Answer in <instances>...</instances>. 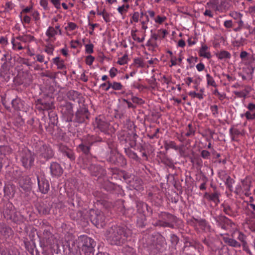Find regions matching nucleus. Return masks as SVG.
<instances>
[{
	"label": "nucleus",
	"mask_w": 255,
	"mask_h": 255,
	"mask_svg": "<svg viewBox=\"0 0 255 255\" xmlns=\"http://www.w3.org/2000/svg\"><path fill=\"white\" fill-rule=\"evenodd\" d=\"M39 4L41 7H43L44 10L48 11L50 8L48 6V3L47 0H40Z\"/></svg>",
	"instance_id": "603ef678"
},
{
	"label": "nucleus",
	"mask_w": 255,
	"mask_h": 255,
	"mask_svg": "<svg viewBox=\"0 0 255 255\" xmlns=\"http://www.w3.org/2000/svg\"><path fill=\"white\" fill-rule=\"evenodd\" d=\"M220 195V193L218 191H215L214 193L209 194L208 192H206L204 194V197L207 199L208 201L214 202L216 204L220 202L219 196Z\"/></svg>",
	"instance_id": "dca6fc26"
},
{
	"label": "nucleus",
	"mask_w": 255,
	"mask_h": 255,
	"mask_svg": "<svg viewBox=\"0 0 255 255\" xmlns=\"http://www.w3.org/2000/svg\"><path fill=\"white\" fill-rule=\"evenodd\" d=\"M89 113L87 107L83 105L80 107L76 114L75 120L77 122L82 123L86 122L88 119Z\"/></svg>",
	"instance_id": "1a4fd4ad"
},
{
	"label": "nucleus",
	"mask_w": 255,
	"mask_h": 255,
	"mask_svg": "<svg viewBox=\"0 0 255 255\" xmlns=\"http://www.w3.org/2000/svg\"><path fill=\"white\" fill-rule=\"evenodd\" d=\"M164 146L166 150H168L169 148H173L175 150L178 149L175 142L172 141L169 142H167V141H165Z\"/></svg>",
	"instance_id": "ea45409f"
},
{
	"label": "nucleus",
	"mask_w": 255,
	"mask_h": 255,
	"mask_svg": "<svg viewBox=\"0 0 255 255\" xmlns=\"http://www.w3.org/2000/svg\"><path fill=\"white\" fill-rule=\"evenodd\" d=\"M34 154L27 148L22 150L20 154V161L24 168H30L34 161Z\"/></svg>",
	"instance_id": "f03ea898"
},
{
	"label": "nucleus",
	"mask_w": 255,
	"mask_h": 255,
	"mask_svg": "<svg viewBox=\"0 0 255 255\" xmlns=\"http://www.w3.org/2000/svg\"><path fill=\"white\" fill-rule=\"evenodd\" d=\"M131 234V231L126 227L114 226L107 230L105 236L110 244L120 246Z\"/></svg>",
	"instance_id": "f257e3e1"
},
{
	"label": "nucleus",
	"mask_w": 255,
	"mask_h": 255,
	"mask_svg": "<svg viewBox=\"0 0 255 255\" xmlns=\"http://www.w3.org/2000/svg\"><path fill=\"white\" fill-rule=\"evenodd\" d=\"M37 179L39 191L43 194H46L49 189L48 181L42 175H37Z\"/></svg>",
	"instance_id": "9d476101"
},
{
	"label": "nucleus",
	"mask_w": 255,
	"mask_h": 255,
	"mask_svg": "<svg viewBox=\"0 0 255 255\" xmlns=\"http://www.w3.org/2000/svg\"><path fill=\"white\" fill-rule=\"evenodd\" d=\"M59 150L63 153V155H66L70 160L73 161L75 159V155L73 150L68 148L67 146L63 144H59Z\"/></svg>",
	"instance_id": "f8f14e48"
},
{
	"label": "nucleus",
	"mask_w": 255,
	"mask_h": 255,
	"mask_svg": "<svg viewBox=\"0 0 255 255\" xmlns=\"http://www.w3.org/2000/svg\"><path fill=\"white\" fill-rule=\"evenodd\" d=\"M148 83L151 85V87L152 89H154L155 87L157 86V83L156 82V79L154 76L151 77V79L148 80Z\"/></svg>",
	"instance_id": "e2e57ef3"
},
{
	"label": "nucleus",
	"mask_w": 255,
	"mask_h": 255,
	"mask_svg": "<svg viewBox=\"0 0 255 255\" xmlns=\"http://www.w3.org/2000/svg\"><path fill=\"white\" fill-rule=\"evenodd\" d=\"M207 82L209 85H211L214 87H216L217 85L213 78L209 74L206 75Z\"/></svg>",
	"instance_id": "de8ad7c7"
},
{
	"label": "nucleus",
	"mask_w": 255,
	"mask_h": 255,
	"mask_svg": "<svg viewBox=\"0 0 255 255\" xmlns=\"http://www.w3.org/2000/svg\"><path fill=\"white\" fill-rule=\"evenodd\" d=\"M53 6L57 9L61 8V0H49Z\"/></svg>",
	"instance_id": "13d9d810"
},
{
	"label": "nucleus",
	"mask_w": 255,
	"mask_h": 255,
	"mask_svg": "<svg viewBox=\"0 0 255 255\" xmlns=\"http://www.w3.org/2000/svg\"><path fill=\"white\" fill-rule=\"evenodd\" d=\"M130 139L132 141V142L131 143H130V146L133 147V146H135L136 144L135 141H136V139L137 137V135L135 133L132 132L130 134Z\"/></svg>",
	"instance_id": "680f3d73"
},
{
	"label": "nucleus",
	"mask_w": 255,
	"mask_h": 255,
	"mask_svg": "<svg viewBox=\"0 0 255 255\" xmlns=\"http://www.w3.org/2000/svg\"><path fill=\"white\" fill-rule=\"evenodd\" d=\"M31 16L36 22L40 20V13L37 10L32 11Z\"/></svg>",
	"instance_id": "bf43d9fd"
},
{
	"label": "nucleus",
	"mask_w": 255,
	"mask_h": 255,
	"mask_svg": "<svg viewBox=\"0 0 255 255\" xmlns=\"http://www.w3.org/2000/svg\"><path fill=\"white\" fill-rule=\"evenodd\" d=\"M11 59V55L9 54L8 52H5L4 54L2 55L1 61L3 62V64L2 65V67L3 68L6 65L7 60Z\"/></svg>",
	"instance_id": "37998d69"
},
{
	"label": "nucleus",
	"mask_w": 255,
	"mask_h": 255,
	"mask_svg": "<svg viewBox=\"0 0 255 255\" xmlns=\"http://www.w3.org/2000/svg\"><path fill=\"white\" fill-rule=\"evenodd\" d=\"M216 56L220 60L230 59L231 54L227 51L223 50L216 54Z\"/></svg>",
	"instance_id": "7c9ffc66"
},
{
	"label": "nucleus",
	"mask_w": 255,
	"mask_h": 255,
	"mask_svg": "<svg viewBox=\"0 0 255 255\" xmlns=\"http://www.w3.org/2000/svg\"><path fill=\"white\" fill-rule=\"evenodd\" d=\"M71 47L72 48H77L78 47H81L82 44L78 40H72L70 42Z\"/></svg>",
	"instance_id": "5fc2aeb1"
},
{
	"label": "nucleus",
	"mask_w": 255,
	"mask_h": 255,
	"mask_svg": "<svg viewBox=\"0 0 255 255\" xmlns=\"http://www.w3.org/2000/svg\"><path fill=\"white\" fill-rule=\"evenodd\" d=\"M195 221L203 230H205L206 229L210 228V226L205 219H195Z\"/></svg>",
	"instance_id": "f704fd0d"
},
{
	"label": "nucleus",
	"mask_w": 255,
	"mask_h": 255,
	"mask_svg": "<svg viewBox=\"0 0 255 255\" xmlns=\"http://www.w3.org/2000/svg\"><path fill=\"white\" fill-rule=\"evenodd\" d=\"M36 208L39 214L41 215H46L49 214L50 208L43 202H39L35 205Z\"/></svg>",
	"instance_id": "6ab92c4d"
},
{
	"label": "nucleus",
	"mask_w": 255,
	"mask_h": 255,
	"mask_svg": "<svg viewBox=\"0 0 255 255\" xmlns=\"http://www.w3.org/2000/svg\"><path fill=\"white\" fill-rule=\"evenodd\" d=\"M46 35L51 41L55 40V35L58 34V31L55 30V28L53 26H49L45 32Z\"/></svg>",
	"instance_id": "393cba45"
},
{
	"label": "nucleus",
	"mask_w": 255,
	"mask_h": 255,
	"mask_svg": "<svg viewBox=\"0 0 255 255\" xmlns=\"http://www.w3.org/2000/svg\"><path fill=\"white\" fill-rule=\"evenodd\" d=\"M43 235V240L44 241H45L46 245H51L52 244L51 240L53 238V236L49 229H44Z\"/></svg>",
	"instance_id": "a878e982"
},
{
	"label": "nucleus",
	"mask_w": 255,
	"mask_h": 255,
	"mask_svg": "<svg viewBox=\"0 0 255 255\" xmlns=\"http://www.w3.org/2000/svg\"><path fill=\"white\" fill-rule=\"evenodd\" d=\"M123 252L125 253L127 255H132L134 253L133 249L129 247L124 248Z\"/></svg>",
	"instance_id": "69168bd1"
},
{
	"label": "nucleus",
	"mask_w": 255,
	"mask_h": 255,
	"mask_svg": "<svg viewBox=\"0 0 255 255\" xmlns=\"http://www.w3.org/2000/svg\"><path fill=\"white\" fill-rule=\"evenodd\" d=\"M20 187L25 191H28L30 190V178L28 177H23L19 181Z\"/></svg>",
	"instance_id": "a211bd4d"
},
{
	"label": "nucleus",
	"mask_w": 255,
	"mask_h": 255,
	"mask_svg": "<svg viewBox=\"0 0 255 255\" xmlns=\"http://www.w3.org/2000/svg\"><path fill=\"white\" fill-rule=\"evenodd\" d=\"M221 236L224 242L229 246L234 248H240L241 247V244L233 239L234 237L230 238L228 234L221 235Z\"/></svg>",
	"instance_id": "2eb2a0df"
},
{
	"label": "nucleus",
	"mask_w": 255,
	"mask_h": 255,
	"mask_svg": "<svg viewBox=\"0 0 255 255\" xmlns=\"http://www.w3.org/2000/svg\"><path fill=\"white\" fill-rule=\"evenodd\" d=\"M208 48V47L207 45H202L199 50L200 56L207 59H210L211 57V55L210 53L207 51Z\"/></svg>",
	"instance_id": "cd10ccee"
},
{
	"label": "nucleus",
	"mask_w": 255,
	"mask_h": 255,
	"mask_svg": "<svg viewBox=\"0 0 255 255\" xmlns=\"http://www.w3.org/2000/svg\"><path fill=\"white\" fill-rule=\"evenodd\" d=\"M161 218L162 219L173 224L176 223L178 220L176 216L166 212L161 213Z\"/></svg>",
	"instance_id": "f3484780"
},
{
	"label": "nucleus",
	"mask_w": 255,
	"mask_h": 255,
	"mask_svg": "<svg viewBox=\"0 0 255 255\" xmlns=\"http://www.w3.org/2000/svg\"><path fill=\"white\" fill-rule=\"evenodd\" d=\"M170 241L173 247H175L179 241V238L175 234L170 235Z\"/></svg>",
	"instance_id": "79ce46f5"
},
{
	"label": "nucleus",
	"mask_w": 255,
	"mask_h": 255,
	"mask_svg": "<svg viewBox=\"0 0 255 255\" xmlns=\"http://www.w3.org/2000/svg\"><path fill=\"white\" fill-rule=\"evenodd\" d=\"M134 63L137 65V66L139 67H143L144 66L143 61L140 58H135L134 59Z\"/></svg>",
	"instance_id": "774afa93"
},
{
	"label": "nucleus",
	"mask_w": 255,
	"mask_h": 255,
	"mask_svg": "<svg viewBox=\"0 0 255 255\" xmlns=\"http://www.w3.org/2000/svg\"><path fill=\"white\" fill-rule=\"evenodd\" d=\"M235 181L231 178L230 176H227L226 180L225 181V185L228 188V189L232 191V189L233 188V184L234 183Z\"/></svg>",
	"instance_id": "a18cd8bd"
},
{
	"label": "nucleus",
	"mask_w": 255,
	"mask_h": 255,
	"mask_svg": "<svg viewBox=\"0 0 255 255\" xmlns=\"http://www.w3.org/2000/svg\"><path fill=\"white\" fill-rule=\"evenodd\" d=\"M137 31L136 30H132L131 31V35L133 39L135 41H137L139 43L142 42V39H140V38L136 36L135 32Z\"/></svg>",
	"instance_id": "0e129e2a"
},
{
	"label": "nucleus",
	"mask_w": 255,
	"mask_h": 255,
	"mask_svg": "<svg viewBox=\"0 0 255 255\" xmlns=\"http://www.w3.org/2000/svg\"><path fill=\"white\" fill-rule=\"evenodd\" d=\"M158 225L159 226L163 228H170L171 229L175 228L174 224H171L170 222H168L163 219L158 221Z\"/></svg>",
	"instance_id": "e433bc0d"
},
{
	"label": "nucleus",
	"mask_w": 255,
	"mask_h": 255,
	"mask_svg": "<svg viewBox=\"0 0 255 255\" xmlns=\"http://www.w3.org/2000/svg\"><path fill=\"white\" fill-rule=\"evenodd\" d=\"M11 42L13 49L20 50L24 49V47L22 46L21 43L19 42L16 41L13 38H12Z\"/></svg>",
	"instance_id": "a19ab883"
},
{
	"label": "nucleus",
	"mask_w": 255,
	"mask_h": 255,
	"mask_svg": "<svg viewBox=\"0 0 255 255\" xmlns=\"http://www.w3.org/2000/svg\"><path fill=\"white\" fill-rule=\"evenodd\" d=\"M245 116L248 120H253L255 119V112L252 114L250 111H247L245 114Z\"/></svg>",
	"instance_id": "338daca9"
},
{
	"label": "nucleus",
	"mask_w": 255,
	"mask_h": 255,
	"mask_svg": "<svg viewBox=\"0 0 255 255\" xmlns=\"http://www.w3.org/2000/svg\"><path fill=\"white\" fill-rule=\"evenodd\" d=\"M245 91L246 93H245L244 91H234V93L238 97L246 98L248 92L246 90Z\"/></svg>",
	"instance_id": "6e6d98bb"
},
{
	"label": "nucleus",
	"mask_w": 255,
	"mask_h": 255,
	"mask_svg": "<svg viewBox=\"0 0 255 255\" xmlns=\"http://www.w3.org/2000/svg\"><path fill=\"white\" fill-rule=\"evenodd\" d=\"M51 175L53 177H59L63 172V170L58 163L56 162H53L51 163L50 167Z\"/></svg>",
	"instance_id": "9b49d317"
},
{
	"label": "nucleus",
	"mask_w": 255,
	"mask_h": 255,
	"mask_svg": "<svg viewBox=\"0 0 255 255\" xmlns=\"http://www.w3.org/2000/svg\"><path fill=\"white\" fill-rule=\"evenodd\" d=\"M207 4L210 8L221 12L228 9L230 7L228 0H212Z\"/></svg>",
	"instance_id": "39448f33"
},
{
	"label": "nucleus",
	"mask_w": 255,
	"mask_h": 255,
	"mask_svg": "<svg viewBox=\"0 0 255 255\" xmlns=\"http://www.w3.org/2000/svg\"><path fill=\"white\" fill-rule=\"evenodd\" d=\"M230 134L231 136L232 141H237V137L241 134L240 130L237 128H232L229 130Z\"/></svg>",
	"instance_id": "72a5a7b5"
},
{
	"label": "nucleus",
	"mask_w": 255,
	"mask_h": 255,
	"mask_svg": "<svg viewBox=\"0 0 255 255\" xmlns=\"http://www.w3.org/2000/svg\"><path fill=\"white\" fill-rule=\"evenodd\" d=\"M214 219L217 226L225 230L228 229V227H232L234 225L233 222L224 215H221L214 217Z\"/></svg>",
	"instance_id": "0eeeda50"
},
{
	"label": "nucleus",
	"mask_w": 255,
	"mask_h": 255,
	"mask_svg": "<svg viewBox=\"0 0 255 255\" xmlns=\"http://www.w3.org/2000/svg\"><path fill=\"white\" fill-rule=\"evenodd\" d=\"M108 86L105 88L106 91H108L110 88H113L115 90H120L123 87L121 83L119 82H114L113 83H111L108 81Z\"/></svg>",
	"instance_id": "c85d7f7f"
},
{
	"label": "nucleus",
	"mask_w": 255,
	"mask_h": 255,
	"mask_svg": "<svg viewBox=\"0 0 255 255\" xmlns=\"http://www.w3.org/2000/svg\"><path fill=\"white\" fill-rule=\"evenodd\" d=\"M16 39L22 42L27 43L33 41L34 40V37L31 35H26L24 36L17 37Z\"/></svg>",
	"instance_id": "c9c22d12"
},
{
	"label": "nucleus",
	"mask_w": 255,
	"mask_h": 255,
	"mask_svg": "<svg viewBox=\"0 0 255 255\" xmlns=\"http://www.w3.org/2000/svg\"><path fill=\"white\" fill-rule=\"evenodd\" d=\"M14 7V4L11 0H6L5 4V8L6 10H11Z\"/></svg>",
	"instance_id": "8fccbe9b"
},
{
	"label": "nucleus",
	"mask_w": 255,
	"mask_h": 255,
	"mask_svg": "<svg viewBox=\"0 0 255 255\" xmlns=\"http://www.w3.org/2000/svg\"><path fill=\"white\" fill-rule=\"evenodd\" d=\"M128 58V55L127 54H125L123 57L119 59V60L118 61L117 63L121 65H124L127 63Z\"/></svg>",
	"instance_id": "4d7b16f0"
},
{
	"label": "nucleus",
	"mask_w": 255,
	"mask_h": 255,
	"mask_svg": "<svg viewBox=\"0 0 255 255\" xmlns=\"http://www.w3.org/2000/svg\"><path fill=\"white\" fill-rule=\"evenodd\" d=\"M37 153L41 158H44L45 160L52 158L54 155V152L51 147L46 144L40 146Z\"/></svg>",
	"instance_id": "6e6552de"
},
{
	"label": "nucleus",
	"mask_w": 255,
	"mask_h": 255,
	"mask_svg": "<svg viewBox=\"0 0 255 255\" xmlns=\"http://www.w3.org/2000/svg\"><path fill=\"white\" fill-rule=\"evenodd\" d=\"M93 18H91L90 16H88V26L87 29L90 34L94 33V28L96 26V24L93 23Z\"/></svg>",
	"instance_id": "58836bf2"
},
{
	"label": "nucleus",
	"mask_w": 255,
	"mask_h": 255,
	"mask_svg": "<svg viewBox=\"0 0 255 255\" xmlns=\"http://www.w3.org/2000/svg\"><path fill=\"white\" fill-rule=\"evenodd\" d=\"M105 216L103 211H100L98 213L97 212V228L100 226L101 228H103L105 225Z\"/></svg>",
	"instance_id": "5701e85b"
},
{
	"label": "nucleus",
	"mask_w": 255,
	"mask_h": 255,
	"mask_svg": "<svg viewBox=\"0 0 255 255\" xmlns=\"http://www.w3.org/2000/svg\"><path fill=\"white\" fill-rule=\"evenodd\" d=\"M36 61L40 63H44L45 64L47 65L48 63V61L50 59L49 57H48L47 60H45V56L42 53H37L35 55V57L33 58Z\"/></svg>",
	"instance_id": "473e14b6"
},
{
	"label": "nucleus",
	"mask_w": 255,
	"mask_h": 255,
	"mask_svg": "<svg viewBox=\"0 0 255 255\" xmlns=\"http://www.w3.org/2000/svg\"><path fill=\"white\" fill-rule=\"evenodd\" d=\"M108 160L111 163L119 166H124L127 164L125 157L118 152H111Z\"/></svg>",
	"instance_id": "423d86ee"
},
{
	"label": "nucleus",
	"mask_w": 255,
	"mask_h": 255,
	"mask_svg": "<svg viewBox=\"0 0 255 255\" xmlns=\"http://www.w3.org/2000/svg\"><path fill=\"white\" fill-rule=\"evenodd\" d=\"M78 28L77 25L73 22H69L67 23V25L64 27L67 36H70L73 35L71 33L73 31Z\"/></svg>",
	"instance_id": "412c9836"
},
{
	"label": "nucleus",
	"mask_w": 255,
	"mask_h": 255,
	"mask_svg": "<svg viewBox=\"0 0 255 255\" xmlns=\"http://www.w3.org/2000/svg\"><path fill=\"white\" fill-rule=\"evenodd\" d=\"M78 150L85 155H88L90 153V146L86 143H82L78 145Z\"/></svg>",
	"instance_id": "c756f323"
},
{
	"label": "nucleus",
	"mask_w": 255,
	"mask_h": 255,
	"mask_svg": "<svg viewBox=\"0 0 255 255\" xmlns=\"http://www.w3.org/2000/svg\"><path fill=\"white\" fill-rule=\"evenodd\" d=\"M20 17L21 18V22L23 24H29L31 21V17L27 15H23V17L22 18L21 15H20Z\"/></svg>",
	"instance_id": "864d4df0"
},
{
	"label": "nucleus",
	"mask_w": 255,
	"mask_h": 255,
	"mask_svg": "<svg viewBox=\"0 0 255 255\" xmlns=\"http://www.w3.org/2000/svg\"><path fill=\"white\" fill-rule=\"evenodd\" d=\"M53 105L51 103L42 102L38 100L36 104V108L39 111H47L52 109Z\"/></svg>",
	"instance_id": "aec40b11"
},
{
	"label": "nucleus",
	"mask_w": 255,
	"mask_h": 255,
	"mask_svg": "<svg viewBox=\"0 0 255 255\" xmlns=\"http://www.w3.org/2000/svg\"><path fill=\"white\" fill-rule=\"evenodd\" d=\"M223 212L227 215L230 217H235L237 216V212L233 210L231 206L228 204H223L222 205Z\"/></svg>",
	"instance_id": "4be33fe9"
},
{
	"label": "nucleus",
	"mask_w": 255,
	"mask_h": 255,
	"mask_svg": "<svg viewBox=\"0 0 255 255\" xmlns=\"http://www.w3.org/2000/svg\"><path fill=\"white\" fill-rule=\"evenodd\" d=\"M83 250H85V255H94V251L93 247L86 246Z\"/></svg>",
	"instance_id": "3c124183"
},
{
	"label": "nucleus",
	"mask_w": 255,
	"mask_h": 255,
	"mask_svg": "<svg viewBox=\"0 0 255 255\" xmlns=\"http://www.w3.org/2000/svg\"><path fill=\"white\" fill-rule=\"evenodd\" d=\"M67 97L70 100L73 101L79 104L83 102L82 95L76 91L71 90L69 91L67 93Z\"/></svg>",
	"instance_id": "ddd939ff"
},
{
	"label": "nucleus",
	"mask_w": 255,
	"mask_h": 255,
	"mask_svg": "<svg viewBox=\"0 0 255 255\" xmlns=\"http://www.w3.org/2000/svg\"><path fill=\"white\" fill-rule=\"evenodd\" d=\"M103 118L101 116H99V118H97V128L100 129L102 133L101 135L97 136V142L105 141L106 137L103 136L106 134L109 135V124L103 119Z\"/></svg>",
	"instance_id": "7ed1b4c3"
},
{
	"label": "nucleus",
	"mask_w": 255,
	"mask_h": 255,
	"mask_svg": "<svg viewBox=\"0 0 255 255\" xmlns=\"http://www.w3.org/2000/svg\"><path fill=\"white\" fill-rule=\"evenodd\" d=\"M125 151L127 154L129 158L138 161L139 160V158L137 155L136 153L132 151L129 148H125Z\"/></svg>",
	"instance_id": "2f4dec72"
},
{
	"label": "nucleus",
	"mask_w": 255,
	"mask_h": 255,
	"mask_svg": "<svg viewBox=\"0 0 255 255\" xmlns=\"http://www.w3.org/2000/svg\"><path fill=\"white\" fill-rule=\"evenodd\" d=\"M97 14L98 15H102L104 19L106 22H109L110 21V15L105 10L102 12H97Z\"/></svg>",
	"instance_id": "09e8293b"
},
{
	"label": "nucleus",
	"mask_w": 255,
	"mask_h": 255,
	"mask_svg": "<svg viewBox=\"0 0 255 255\" xmlns=\"http://www.w3.org/2000/svg\"><path fill=\"white\" fill-rule=\"evenodd\" d=\"M100 174L98 176V180L99 183H101V186L107 191L111 189L112 185L111 183L109 182L107 178L105 177L106 172L105 169L102 166H97V176Z\"/></svg>",
	"instance_id": "20e7f679"
},
{
	"label": "nucleus",
	"mask_w": 255,
	"mask_h": 255,
	"mask_svg": "<svg viewBox=\"0 0 255 255\" xmlns=\"http://www.w3.org/2000/svg\"><path fill=\"white\" fill-rule=\"evenodd\" d=\"M211 153L206 150H203L201 153V156L204 159H208L210 158Z\"/></svg>",
	"instance_id": "052dcab7"
},
{
	"label": "nucleus",
	"mask_w": 255,
	"mask_h": 255,
	"mask_svg": "<svg viewBox=\"0 0 255 255\" xmlns=\"http://www.w3.org/2000/svg\"><path fill=\"white\" fill-rule=\"evenodd\" d=\"M85 53L86 54H91L94 52V44L89 42V43L85 45Z\"/></svg>",
	"instance_id": "c03bdc74"
},
{
	"label": "nucleus",
	"mask_w": 255,
	"mask_h": 255,
	"mask_svg": "<svg viewBox=\"0 0 255 255\" xmlns=\"http://www.w3.org/2000/svg\"><path fill=\"white\" fill-rule=\"evenodd\" d=\"M232 237H237V239L241 241L242 243V246H245L247 242L246 241V236L241 232H234L232 234Z\"/></svg>",
	"instance_id": "bb28decb"
},
{
	"label": "nucleus",
	"mask_w": 255,
	"mask_h": 255,
	"mask_svg": "<svg viewBox=\"0 0 255 255\" xmlns=\"http://www.w3.org/2000/svg\"><path fill=\"white\" fill-rule=\"evenodd\" d=\"M148 205L147 204L141 202V201H137L136 202V208L137 211L139 213H142L144 212V210L145 208H147Z\"/></svg>",
	"instance_id": "4c0bfd02"
},
{
	"label": "nucleus",
	"mask_w": 255,
	"mask_h": 255,
	"mask_svg": "<svg viewBox=\"0 0 255 255\" xmlns=\"http://www.w3.org/2000/svg\"><path fill=\"white\" fill-rule=\"evenodd\" d=\"M196 252V248L192 244L188 246H184L183 249V254L185 255H195Z\"/></svg>",
	"instance_id": "b1692460"
},
{
	"label": "nucleus",
	"mask_w": 255,
	"mask_h": 255,
	"mask_svg": "<svg viewBox=\"0 0 255 255\" xmlns=\"http://www.w3.org/2000/svg\"><path fill=\"white\" fill-rule=\"evenodd\" d=\"M54 49V46L52 44H48L45 46L44 51L48 55H51L53 54Z\"/></svg>",
	"instance_id": "49530a36"
},
{
	"label": "nucleus",
	"mask_w": 255,
	"mask_h": 255,
	"mask_svg": "<svg viewBox=\"0 0 255 255\" xmlns=\"http://www.w3.org/2000/svg\"><path fill=\"white\" fill-rule=\"evenodd\" d=\"M51 61L53 64L56 66L58 70L65 71L64 74H66V69L67 67L63 59L59 56H57L52 58Z\"/></svg>",
	"instance_id": "4468645a"
}]
</instances>
